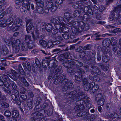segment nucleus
Instances as JSON below:
<instances>
[{"label":"nucleus","mask_w":121,"mask_h":121,"mask_svg":"<svg viewBox=\"0 0 121 121\" xmlns=\"http://www.w3.org/2000/svg\"><path fill=\"white\" fill-rule=\"evenodd\" d=\"M62 39V38L61 36L58 35L55 37V40L58 42H60V41Z\"/></svg>","instance_id":"nucleus-64"},{"label":"nucleus","mask_w":121,"mask_h":121,"mask_svg":"<svg viewBox=\"0 0 121 121\" xmlns=\"http://www.w3.org/2000/svg\"><path fill=\"white\" fill-rule=\"evenodd\" d=\"M25 40L24 42L28 43L31 40V36L29 35H24Z\"/></svg>","instance_id":"nucleus-39"},{"label":"nucleus","mask_w":121,"mask_h":121,"mask_svg":"<svg viewBox=\"0 0 121 121\" xmlns=\"http://www.w3.org/2000/svg\"><path fill=\"white\" fill-rule=\"evenodd\" d=\"M89 82L88 79L85 78L82 80V84L84 86V89L86 91H88L90 87H92L94 85L95 83L92 82L89 83Z\"/></svg>","instance_id":"nucleus-8"},{"label":"nucleus","mask_w":121,"mask_h":121,"mask_svg":"<svg viewBox=\"0 0 121 121\" xmlns=\"http://www.w3.org/2000/svg\"><path fill=\"white\" fill-rule=\"evenodd\" d=\"M76 106L74 108L75 110L78 111L79 110H81L83 108V106L82 105H79L77 104Z\"/></svg>","instance_id":"nucleus-42"},{"label":"nucleus","mask_w":121,"mask_h":121,"mask_svg":"<svg viewBox=\"0 0 121 121\" xmlns=\"http://www.w3.org/2000/svg\"><path fill=\"white\" fill-rule=\"evenodd\" d=\"M95 100L97 102V104L99 105L103 106L104 105L105 99L102 94L101 93H98L95 97Z\"/></svg>","instance_id":"nucleus-7"},{"label":"nucleus","mask_w":121,"mask_h":121,"mask_svg":"<svg viewBox=\"0 0 121 121\" xmlns=\"http://www.w3.org/2000/svg\"><path fill=\"white\" fill-rule=\"evenodd\" d=\"M68 47H66L65 48V49H63L62 50H61L60 49V48H56L54 49L52 51V53H54V54H57L60 52H62L63 51H68Z\"/></svg>","instance_id":"nucleus-23"},{"label":"nucleus","mask_w":121,"mask_h":121,"mask_svg":"<svg viewBox=\"0 0 121 121\" xmlns=\"http://www.w3.org/2000/svg\"><path fill=\"white\" fill-rule=\"evenodd\" d=\"M39 43L41 46L44 48L46 47L47 46V42L44 40H41L39 41Z\"/></svg>","instance_id":"nucleus-44"},{"label":"nucleus","mask_w":121,"mask_h":121,"mask_svg":"<svg viewBox=\"0 0 121 121\" xmlns=\"http://www.w3.org/2000/svg\"><path fill=\"white\" fill-rule=\"evenodd\" d=\"M110 39H106L104 40L102 42V45L104 47H108L110 45Z\"/></svg>","instance_id":"nucleus-27"},{"label":"nucleus","mask_w":121,"mask_h":121,"mask_svg":"<svg viewBox=\"0 0 121 121\" xmlns=\"http://www.w3.org/2000/svg\"><path fill=\"white\" fill-rule=\"evenodd\" d=\"M12 87V90L14 91L13 94H12L11 95V97L13 100L16 102L18 104H21L19 97L20 94L19 91L17 89V87L14 81H11L9 82Z\"/></svg>","instance_id":"nucleus-1"},{"label":"nucleus","mask_w":121,"mask_h":121,"mask_svg":"<svg viewBox=\"0 0 121 121\" xmlns=\"http://www.w3.org/2000/svg\"><path fill=\"white\" fill-rule=\"evenodd\" d=\"M61 66H60L56 67L53 70L51 69V71H52V73H53L55 74L53 76L52 79L53 80L56 79L59 77L60 76V74L58 73L61 70Z\"/></svg>","instance_id":"nucleus-12"},{"label":"nucleus","mask_w":121,"mask_h":121,"mask_svg":"<svg viewBox=\"0 0 121 121\" xmlns=\"http://www.w3.org/2000/svg\"><path fill=\"white\" fill-rule=\"evenodd\" d=\"M95 54L96 53L95 51H87L85 52V56L87 60H91L94 61L95 59Z\"/></svg>","instance_id":"nucleus-10"},{"label":"nucleus","mask_w":121,"mask_h":121,"mask_svg":"<svg viewBox=\"0 0 121 121\" xmlns=\"http://www.w3.org/2000/svg\"><path fill=\"white\" fill-rule=\"evenodd\" d=\"M2 79L3 80L4 82H9L11 80H10L9 78L7 75L5 74H3L2 75Z\"/></svg>","instance_id":"nucleus-41"},{"label":"nucleus","mask_w":121,"mask_h":121,"mask_svg":"<svg viewBox=\"0 0 121 121\" xmlns=\"http://www.w3.org/2000/svg\"><path fill=\"white\" fill-rule=\"evenodd\" d=\"M66 75L65 74H62L56 79H55L54 82L56 84L58 82L61 83L63 84L67 85L69 81L68 79L66 78Z\"/></svg>","instance_id":"nucleus-6"},{"label":"nucleus","mask_w":121,"mask_h":121,"mask_svg":"<svg viewBox=\"0 0 121 121\" xmlns=\"http://www.w3.org/2000/svg\"><path fill=\"white\" fill-rule=\"evenodd\" d=\"M99 89V86L98 85H93L92 87L90 88V89L88 91L90 93L92 94L94 93L97 92Z\"/></svg>","instance_id":"nucleus-20"},{"label":"nucleus","mask_w":121,"mask_h":121,"mask_svg":"<svg viewBox=\"0 0 121 121\" xmlns=\"http://www.w3.org/2000/svg\"><path fill=\"white\" fill-rule=\"evenodd\" d=\"M63 56L66 59H71L72 58V56L70 53L68 52H66L65 53L62 54Z\"/></svg>","instance_id":"nucleus-40"},{"label":"nucleus","mask_w":121,"mask_h":121,"mask_svg":"<svg viewBox=\"0 0 121 121\" xmlns=\"http://www.w3.org/2000/svg\"><path fill=\"white\" fill-rule=\"evenodd\" d=\"M6 26L7 27V23H6V20L4 19L0 21V26L4 27Z\"/></svg>","instance_id":"nucleus-34"},{"label":"nucleus","mask_w":121,"mask_h":121,"mask_svg":"<svg viewBox=\"0 0 121 121\" xmlns=\"http://www.w3.org/2000/svg\"><path fill=\"white\" fill-rule=\"evenodd\" d=\"M22 20L19 17H17L14 21V24L17 26H19L22 25Z\"/></svg>","instance_id":"nucleus-25"},{"label":"nucleus","mask_w":121,"mask_h":121,"mask_svg":"<svg viewBox=\"0 0 121 121\" xmlns=\"http://www.w3.org/2000/svg\"><path fill=\"white\" fill-rule=\"evenodd\" d=\"M4 115L7 117V120L8 118H11V113L10 111L8 110H7L5 112Z\"/></svg>","instance_id":"nucleus-51"},{"label":"nucleus","mask_w":121,"mask_h":121,"mask_svg":"<svg viewBox=\"0 0 121 121\" xmlns=\"http://www.w3.org/2000/svg\"><path fill=\"white\" fill-rule=\"evenodd\" d=\"M45 109H42L39 110V111L38 112V115L40 116L41 115H43L45 113Z\"/></svg>","instance_id":"nucleus-58"},{"label":"nucleus","mask_w":121,"mask_h":121,"mask_svg":"<svg viewBox=\"0 0 121 121\" xmlns=\"http://www.w3.org/2000/svg\"><path fill=\"white\" fill-rule=\"evenodd\" d=\"M98 65L99 67L102 69L104 71H106L108 70L109 67L108 66H104L103 64L101 63H98Z\"/></svg>","instance_id":"nucleus-37"},{"label":"nucleus","mask_w":121,"mask_h":121,"mask_svg":"<svg viewBox=\"0 0 121 121\" xmlns=\"http://www.w3.org/2000/svg\"><path fill=\"white\" fill-rule=\"evenodd\" d=\"M85 73L84 71L81 69H79L78 72L75 73V79L78 81H80L82 80V75Z\"/></svg>","instance_id":"nucleus-14"},{"label":"nucleus","mask_w":121,"mask_h":121,"mask_svg":"<svg viewBox=\"0 0 121 121\" xmlns=\"http://www.w3.org/2000/svg\"><path fill=\"white\" fill-rule=\"evenodd\" d=\"M33 23H30L29 25H26V30L27 33H29V31H31L32 29L34 28Z\"/></svg>","instance_id":"nucleus-28"},{"label":"nucleus","mask_w":121,"mask_h":121,"mask_svg":"<svg viewBox=\"0 0 121 121\" xmlns=\"http://www.w3.org/2000/svg\"><path fill=\"white\" fill-rule=\"evenodd\" d=\"M52 28V26L51 24L48 23L47 24L44 30L47 32H50Z\"/></svg>","instance_id":"nucleus-33"},{"label":"nucleus","mask_w":121,"mask_h":121,"mask_svg":"<svg viewBox=\"0 0 121 121\" xmlns=\"http://www.w3.org/2000/svg\"><path fill=\"white\" fill-rule=\"evenodd\" d=\"M106 107L107 108L109 109H112L113 107V105L110 103H107L106 104Z\"/></svg>","instance_id":"nucleus-63"},{"label":"nucleus","mask_w":121,"mask_h":121,"mask_svg":"<svg viewBox=\"0 0 121 121\" xmlns=\"http://www.w3.org/2000/svg\"><path fill=\"white\" fill-rule=\"evenodd\" d=\"M12 116L13 118L17 119L18 120L20 119V116H19V112L17 110H14L12 112Z\"/></svg>","instance_id":"nucleus-26"},{"label":"nucleus","mask_w":121,"mask_h":121,"mask_svg":"<svg viewBox=\"0 0 121 121\" xmlns=\"http://www.w3.org/2000/svg\"><path fill=\"white\" fill-rule=\"evenodd\" d=\"M12 41L11 45L13 49L16 53L18 52L20 50V44L21 43L20 40L19 39L16 40L15 41L14 39L13 38L11 39Z\"/></svg>","instance_id":"nucleus-5"},{"label":"nucleus","mask_w":121,"mask_h":121,"mask_svg":"<svg viewBox=\"0 0 121 121\" xmlns=\"http://www.w3.org/2000/svg\"><path fill=\"white\" fill-rule=\"evenodd\" d=\"M50 61L47 60H42V65L44 68H46L48 66H49V63Z\"/></svg>","instance_id":"nucleus-32"},{"label":"nucleus","mask_w":121,"mask_h":121,"mask_svg":"<svg viewBox=\"0 0 121 121\" xmlns=\"http://www.w3.org/2000/svg\"><path fill=\"white\" fill-rule=\"evenodd\" d=\"M91 74L94 75L95 74L97 75H100L101 73V72L99 68L97 66L92 65L91 66Z\"/></svg>","instance_id":"nucleus-15"},{"label":"nucleus","mask_w":121,"mask_h":121,"mask_svg":"<svg viewBox=\"0 0 121 121\" xmlns=\"http://www.w3.org/2000/svg\"><path fill=\"white\" fill-rule=\"evenodd\" d=\"M32 20L31 18H26L25 19V21L26 22V25H28L29 23H30Z\"/></svg>","instance_id":"nucleus-60"},{"label":"nucleus","mask_w":121,"mask_h":121,"mask_svg":"<svg viewBox=\"0 0 121 121\" xmlns=\"http://www.w3.org/2000/svg\"><path fill=\"white\" fill-rule=\"evenodd\" d=\"M78 23V25L76 27H75V30H76V32L75 31V33H76L77 32H80L82 31L83 30L85 31H87L90 28V25L88 23L85 24L82 21L80 22H77Z\"/></svg>","instance_id":"nucleus-4"},{"label":"nucleus","mask_w":121,"mask_h":121,"mask_svg":"<svg viewBox=\"0 0 121 121\" xmlns=\"http://www.w3.org/2000/svg\"><path fill=\"white\" fill-rule=\"evenodd\" d=\"M32 116L33 117L31 118L30 121H40V116L38 115L37 112H35L32 114Z\"/></svg>","instance_id":"nucleus-17"},{"label":"nucleus","mask_w":121,"mask_h":121,"mask_svg":"<svg viewBox=\"0 0 121 121\" xmlns=\"http://www.w3.org/2000/svg\"><path fill=\"white\" fill-rule=\"evenodd\" d=\"M111 118L114 121L117 120L120 118L117 113L115 112L111 114Z\"/></svg>","instance_id":"nucleus-29"},{"label":"nucleus","mask_w":121,"mask_h":121,"mask_svg":"<svg viewBox=\"0 0 121 121\" xmlns=\"http://www.w3.org/2000/svg\"><path fill=\"white\" fill-rule=\"evenodd\" d=\"M83 99H76V104H78L79 105H82L83 104L89 102V100H84Z\"/></svg>","instance_id":"nucleus-24"},{"label":"nucleus","mask_w":121,"mask_h":121,"mask_svg":"<svg viewBox=\"0 0 121 121\" xmlns=\"http://www.w3.org/2000/svg\"><path fill=\"white\" fill-rule=\"evenodd\" d=\"M34 47V45L32 43L28 45L26 43L25 44H24L22 45L21 49L22 51H26L28 50V48L29 49H32Z\"/></svg>","instance_id":"nucleus-16"},{"label":"nucleus","mask_w":121,"mask_h":121,"mask_svg":"<svg viewBox=\"0 0 121 121\" xmlns=\"http://www.w3.org/2000/svg\"><path fill=\"white\" fill-rule=\"evenodd\" d=\"M64 16L65 17L69 19H72L71 16V13L68 12H66L64 13Z\"/></svg>","instance_id":"nucleus-48"},{"label":"nucleus","mask_w":121,"mask_h":121,"mask_svg":"<svg viewBox=\"0 0 121 121\" xmlns=\"http://www.w3.org/2000/svg\"><path fill=\"white\" fill-rule=\"evenodd\" d=\"M20 93L21 94H25L27 90L24 87H22L20 89Z\"/></svg>","instance_id":"nucleus-57"},{"label":"nucleus","mask_w":121,"mask_h":121,"mask_svg":"<svg viewBox=\"0 0 121 121\" xmlns=\"http://www.w3.org/2000/svg\"><path fill=\"white\" fill-rule=\"evenodd\" d=\"M20 96L25 101L27 98V95L25 94H22L20 95Z\"/></svg>","instance_id":"nucleus-55"},{"label":"nucleus","mask_w":121,"mask_h":121,"mask_svg":"<svg viewBox=\"0 0 121 121\" xmlns=\"http://www.w3.org/2000/svg\"><path fill=\"white\" fill-rule=\"evenodd\" d=\"M27 104L28 107L30 109L32 108L34 106L33 101L31 100H27Z\"/></svg>","instance_id":"nucleus-31"},{"label":"nucleus","mask_w":121,"mask_h":121,"mask_svg":"<svg viewBox=\"0 0 121 121\" xmlns=\"http://www.w3.org/2000/svg\"><path fill=\"white\" fill-rule=\"evenodd\" d=\"M46 25L47 24H46L45 22H43L41 23L40 24V28L42 29H44V30Z\"/></svg>","instance_id":"nucleus-59"},{"label":"nucleus","mask_w":121,"mask_h":121,"mask_svg":"<svg viewBox=\"0 0 121 121\" xmlns=\"http://www.w3.org/2000/svg\"><path fill=\"white\" fill-rule=\"evenodd\" d=\"M91 49V46L90 45H87L83 47V49L85 50H89Z\"/></svg>","instance_id":"nucleus-61"},{"label":"nucleus","mask_w":121,"mask_h":121,"mask_svg":"<svg viewBox=\"0 0 121 121\" xmlns=\"http://www.w3.org/2000/svg\"><path fill=\"white\" fill-rule=\"evenodd\" d=\"M36 11L39 13L42 14L44 12V10L43 8L41 6H37L35 9Z\"/></svg>","instance_id":"nucleus-30"},{"label":"nucleus","mask_w":121,"mask_h":121,"mask_svg":"<svg viewBox=\"0 0 121 121\" xmlns=\"http://www.w3.org/2000/svg\"><path fill=\"white\" fill-rule=\"evenodd\" d=\"M75 96L76 97V99H85L88 100L89 99V97L87 96L86 94L82 91H80L78 92Z\"/></svg>","instance_id":"nucleus-13"},{"label":"nucleus","mask_w":121,"mask_h":121,"mask_svg":"<svg viewBox=\"0 0 121 121\" xmlns=\"http://www.w3.org/2000/svg\"><path fill=\"white\" fill-rule=\"evenodd\" d=\"M114 34L121 32V29L119 28H117L114 29L113 30L111 31Z\"/></svg>","instance_id":"nucleus-56"},{"label":"nucleus","mask_w":121,"mask_h":121,"mask_svg":"<svg viewBox=\"0 0 121 121\" xmlns=\"http://www.w3.org/2000/svg\"><path fill=\"white\" fill-rule=\"evenodd\" d=\"M0 46V54L3 56H5L8 53V50L5 47H3L1 49Z\"/></svg>","instance_id":"nucleus-21"},{"label":"nucleus","mask_w":121,"mask_h":121,"mask_svg":"<svg viewBox=\"0 0 121 121\" xmlns=\"http://www.w3.org/2000/svg\"><path fill=\"white\" fill-rule=\"evenodd\" d=\"M63 21L66 23V25L69 27L72 26L74 28L78 24L77 22H73L72 19H69L65 17H63Z\"/></svg>","instance_id":"nucleus-11"},{"label":"nucleus","mask_w":121,"mask_h":121,"mask_svg":"<svg viewBox=\"0 0 121 121\" xmlns=\"http://www.w3.org/2000/svg\"><path fill=\"white\" fill-rule=\"evenodd\" d=\"M67 85L70 89H72L74 87L73 83L71 81H68V83H67Z\"/></svg>","instance_id":"nucleus-54"},{"label":"nucleus","mask_w":121,"mask_h":121,"mask_svg":"<svg viewBox=\"0 0 121 121\" xmlns=\"http://www.w3.org/2000/svg\"><path fill=\"white\" fill-rule=\"evenodd\" d=\"M18 68L19 71L20 73L22 75L25 74V72L22 67L21 64H19L18 66Z\"/></svg>","instance_id":"nucleus-47"},{"label":"nucleus","mask_w":121,"mask_h":121,"mask_svg":"<svg viewBox=\"0 0 121 121\" xmlns=\"http://www.w3.org/2000/svg\"><path fill=\"white\" fill-rule=\"evenodd\" d=\"M114 11L115 12H117L118 15H119L121 11V4L114 7Z\"/></svg>","instance_id":"nucleus-35"},{"label":"nucleus","mask_w":121,"mask_h":121,"mask_svg":"<svg viewBox=\"0 0 121 121\" xmlns=\"http://www.w3.org/2000/svg\"><path fill=\"white\" fill-rule=\"evenodd\" d=\"M13 18L12 17L9 18L6 20V23H7V27L10 28V27H13V28L14 27V25L13 23Z\"/></svg>","instance_id":"nucleus-19"},{"label":"nucleus","mask_w":121,"mask_h":121,"mask_svg":"<svg viewBox=\"0 0 121 121\" xmlns=\"http://www.w3.org/2000/svg\"><path fill=\"white\" fill-rule=\"evenodd\" d=\"M80 2L77 1L73 5V7L75 9L79 8L81 9L82 8L81 4L79 3Z\"/></svg>","instance_id":"nucleus-38"},{"label":"nucleus","mask_w":121,"mask_h":121,"mask_svg":"<svg viewBox=\"0 0 121 121\" xmlns=\"http://www.w3.org/2000/svg\"><path fill=\"white\" fill-rule=\"evenodd\" d=\"M56 29L55 28H53L52 29V30L51 31H52V33L53 34L55 35L57 34L58 32V28H57V26H55Z\"/></svg>","instance_id":"nucleus-52"},{"label":"nucleus","mask_w":121,"mask_h":121,"mask_svg":"<svg viewBox=\"0 0 121 121\" xmlns=\"http://www.w3.org/2000/svg\"><path fill=\"white\" fill-rule=\"evenodd\" d=\"M41 101V98L40 97H38L37 99L34 100V103L37 105H39Z\"/></svg>","instance_id":"nucleus-46"},{"label":"nucleus","mask_w":121,"mask_h":121,"mask_svg":"<svg viewBox=\"0 0 121 121\" xmlns=\"http://www.w3.org/2000/svg\"><path fill=\"white\" fill-rule=\"evenodd\" d=\"M106 48H103L102 49V52L105 54H106L109 52L110 51V48L108 47H107Z\"/></svg>","instance_id":"nucleus-43"},{"label":"nucleus","mask_w":121,"mask_h":121,"mask_svg":"<svg viewBox=\"0 0 121 121\" xmlns=\"http://www.w3.org/2000/svg\"><path fill=\"white\" fill-rule=\"evenodd\" d=\"M7 74L10 78L14 79L17 77L18 74L16 71L12 69L11 72H7Z\"/></svg>","instance_id":"nucleus-18"},{"label":"nucleus","mask_w":121,"mask_h":121,"mask_svg":"<svg viewBox=\"0 0 121 121\" xmlns=\"http://www.w3.org/2000/svg\"><path fill=\"white\" fill-rule=\"evenodd\" d=\"M69 30L68 29V28H63V27H60V28H58V30H59V31L61 33H65L66 32V31H65V30L66 29Z\"/></svg>","instance_id":"nucleus-53"},{"label":"nucleus","mask_w":121,"mask_h":121,"mask_svg":"<svg viewBox=\"0 0 121 121\" xmlns=\"http://www.w3.org/2000/svg\"><path fill=\"white\" fill-rule=\"evenodd\" d=\"M26 0H16L15 1V8L17 9L19 8L21 5L23 8L30 12L31 10H33L34 9V7L33 4H27L25 3Z\"/></svg>","instance_id":"nucleus-2"},{"label":"nucleus","mask_w":121,"mask_h":121,"mask_svg":"<svg viewBox=\"0 0 121 121\" xmlns=\"http://www.w3.org/2000/svg\"><path fill=\"white\" fill-rule=\"evenodd\" d=\"M22 64L23 66L25 71L28 70L30 71L31 69V67L29 63L27 61L23 62Z\"/></svg>","instance_id":"nucleus-22"},{"label":"nucleus","mask_w":121,"mask_h":121,"mask_svg":"<svg viewBox=\"0 0 121 121\" xmlns=\"http://www.w3.org/2000/svg\"><path fill=\"white\" fill-rule=\"evenodd\" d=\"M112 45L113 46L115 45L117 42V38L115 37H112L111 39Z\"/></svg>","instance_id":"nucleus-45"},{"label":"nucleus","mask_w":121,"mask_h":121,"mask_svg":"<svg viewBox=\"0 0 121 121\" xmlns=\"http://www.w3.org/2000/svg\"><path fill=\"white\" fill-rule=\"evenodd\" d=\"M65 32L66 33L63 34L62 36L65 39H68L69 38V34H70L71 32L68 30V31H66Z\"/></svg>","instance_id":"nucleus-36"},{"label":"nucleus","mask_w":121,"mask_h":121,"mask_svg":"<svg viewBox=\"0 0 121 121\" xmlns=\"http://www.w3.org/2000/svg\"><path fill=\"white\" fill-rule=\"evenodd\" d=\"M102 60L104 62H107L109 60V58L108 56H102Z\"/></svg>","instance_id":"nucleus-49"},{"label":"nucleus","mask_w":121,"mask_h":121,"mask_svg":"<svg viewBox=\"0 0 121 121\" xmlns=\"http://www.w3.org/2000/svg\"><path fill=\"white\" fill-rule=\"evenodd\" d=\"M80 11L78 10H76L74 11L73 15L75 17H78L80 16Z\"/></svg>","instance_id":"nucleus-50"},{"label":"nucleus","mask_w":121,"mask_h":121,"mask_svg":"<svg viewBox=\"0 0 121 121\" xmlns=\"http://www.w3.org/2000/svg\"><path fill=\"white\" fill-rule=\"evenodd\" d=\"M46 5L47 7L49 9L50 11L53 12L57 9V7L56 4L49 0H45Z\"/></svg>","instance_id":"nucleus-9"},{"label":"nucleus","mask_w":121,"mask_h":121,"mask_svg":"<svg viewBox=\"0 0 121 121\" xmlns=\"http://www.w3.org/2000/svg\"><path fill=\"white\" fill-rule=\"evenodd\" d=\"M63 65L66 68L74 66L81 67L83 65L82 63L76 60H67L66 62L63 63Z\"/></svg>","instance_id":"nucleus-3"},{"label":"nucleus","mask_w":121,"mask_h":121,"mask_svg":"<svg viewBox=\"0 0 121 121\" xmlns=\"http://www.w3.org/2000/svg\"><path fill=\"white\" fill-rule=\"evenodd\" d=\"M36 65L38 67H39L41 65V63L39 60L37 58H36L35 61Z\"/></svg>","instance_id":"nucleus-62"}]
</instances>
